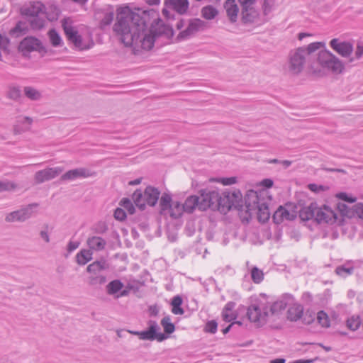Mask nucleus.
Returning a JSON list of instances; mask_svg holds the SVG:
<instances>
[{
	"mask_svg": "<svg viewBox=\"0 0 363 363\" xmlns=\"http://www.w3.org/2000/svg\"><path fill=\"white\" fill-rule=\"evenodd\" d=\"M89 247L94 251H101L105 249L106 241L99 236L89 237L86 240Z\"/></svg>",
	"mask_w": 363,
	"mask_h": 363,
	"instance_id": "26",
	"label": "nucleus"
},
{
	"mask_svg": "<svg viewBox=\"0 0 363 363\" xmlns=\"http://www.w3.org/2000/svg\"><path fill=\"white\" fill-rule=\"evenodd\" d=\"M329 44L335 52L345 58L350 57L354 50L352 43L349 41H341L338 38L332 39Z\"/></svg>",
	"mask_w": 363,
	"mask_h": 363,
	"instance_id": "16",
	"label": "nucleus"
},
{
	"mask_svg": "<svg viewBox=\"0 0 363 363\" xmlns=\"http://www.w3.org/2000/svg\"><path fill=\"white\" fill-rule=\"evenodd\" d=\"M263 200L256 191H250L245 198V203L249 218L257 213L259 221L265 223L269 219L270 212L268 205Z\"/></svg>",
	"mask_w": 363,
	"mask_h": 363,
	"instance_id": "5",
	"label": "nucleus"
},
{
	"mask_svg": "<svg viewBox=\"0 0 363 363\" xmlns=\"http://www.w3.org/2000/svg\"><path fill=\"white\" fill-rule=\"evenodd\" d=\"M220 182L223 185H231L236 183L237 179L236 177H226V178H222L220 179Z\"/></svg>",
	"mask_w": 363,
	"mask_h": 363,
	"instance_id": "54",
	"label": "nucleus"
},
{
	"mask_svg": "<svg viewBox=\"0 0 363 363\" xmlns=\"http://www.w3.org/2000/svg\"><path fill=\"white\" fill-rule=\"evenodd\" d=\"M303 313V306L300 304H294L288 309L287 317L291 321H297L302 317Z\"/></svg>",
	"mask_w": 363,
	"mask_h": 363,
	"instance_id": "29",
	"label": "nucleus"
},
{
	"mask_svg": "<svg viewBox=\"0 0 363 363\" xmlns=\"http://www.w3.org/2000/svg\"><path fill=\"white\" fill-rule=\"evenodd\" d=\"M17 188V184L9 181H0V193L3 191H13Z\"/></svg>",
	"mask_w": 363,
	"mask_h": 363,
	"instance_id": "49",
	"label": "nucleus"
},
{
	"mask_svg": "<svg viewBox=\"0 0 363 363\" xmlns=\"http://www.w3.org/2000/svg\"><path fill=\"white\" fill-rule=\"evenodd\" d=\"M169 211L171 217L177 218L182 215L183 212L184 211V208H183V204L176 201L172 203V207Z\"/></svg>",
	"mask_w": 363,
	"mask_h": 363,
	"instance_id": "40",
	"label": "nucleus"
},
{
	"mask_svg": "<svg viewBox=\"0 0 363 363\" xmlns=\"http://www.w3.org/2000/svg\"><path fill=\"white\" fill-rule=\"evenodd\" d=\"M182 298L177 295L173 297L171 304L172 306V312L175 315H182L184 313V309L181 307L182 304Z\"/></svg>",
	"mask_w": 363,
	"mask_h": 363,
	"instance_id": "36",
	"label": "nucleus"
},
{
	"mask_svg": "<svg viewBox=\"0 0 363 363\" xmlns=\"http://www.w3.org/2000/svg\"><path fill=\"white\" fill-rule=\"evenodd\" d=\"M235 307V303L233 301L228 302L222 311V318L225 322H231L237 318V313L233 311Z\"/></svg>",
	"mask_w": 363,
	"mask_h": 363,
	"instance_id": "27",
	"label": "nucleus"
},
{
	"mask_svg": "<svg viewBox=\"0 0 363 363\" xmlns=\"http://www.w3.org/2000/svg\"><path fill=\"white\" fill-rule=\"evenodd\" d=\"M109 264L105 259L95 261L89 264L86 271L89 273L88 277V284L91 286H98L106 282V275L102 274V271L108 269Z\"/></svg>",
	"mask_w": 363,
	"mask_h": 363,
	"instance_id": "8",
	"label": "nucleus"
},
{
	"mask_svg": "<svg viewBox=\"0 0 363 363\" xmlns=\"http://www.w3.org/2000/svg\"><path fill=\"white\" fill-rule=\"evenodd\" d=\"M318 322L323 326L328 328L330 326V319L328 314L323 311H320L317 313Z\"/></svg>",
	"mask_w": 363,
	"mask_h": 363,
	"instance_id": "48",
	"label": "nucleus"
},
{
	"mask_svg": "<svg viewBox=\"0 0 363 363\" xmlns=\"http://www.w3.org/2000/svg\"><path fill=\"white\" fill-rule=\"evenodd\" d=\"M38 206V203H33L17 211L7 213L5 217V221L7 223L25 222L33 216V208Z\"/></svg>",
	"mask_w": 363,
	"mask_h": 363,
	"instance_id": "13",
	"label": "nucleus"
},
{
	"mask_svg": "<svg viewBox=\"0 0 363 363\" xmlns=\"http://www.w3.org/2000/svg\"><path fill=\"white\" fill-rule=\"evenodd\" d=\"M247 315L249 320L257 327L264 325L269 316L268 303H260L250 306L247 308Z\"/></svg>",
	"mask_w": 363,
	"mask_h": 363,
	"instance_id": "10",
	"label": "nucleus"
},
{
	"mask_svg": "<svg viewBox=\"0 0 363 363\" xmlns=\"http://www.w3.org/2000/svg\"><path fill=\"white\" fill-rule=\"evenodd\" d=\"M337 220V215L330 207L324 205L319 207L317 204V210H315V221L319 224L329 223L333 224Z\"/></svg>",
	"mask_w": 363,
	"mask_h": 363,
	"instance_id": "14",
	"label": "nucleus"
},
{
	"mask_svg": "<svg viewBox=\"0 0 363 363\" xmlns=\"http://www.w3.org/2000/svg\"><path fill=\"white\" fill-rule=\"evenodd\" d=\"M123 286V284L120 280L115 279L107 284L106 292L109 295H113L119 292Z\"/></svg>",
	"mask_w": 363,
	"mask_h": 363,
	"instance_id": "34",
	"label": "nucleus"
},
{
	"mask_svg": "<svg viewBox=\"0 0 363 363\" xmlns=\"http://www.w3.org/2000/svg\"><path fill=\"white\" fill-rule=\"evenodd\" d=\"M257 0H238L240 7L255 6Z\"/></svg>",
	"mask_w": 363,
	"mask_h": 363,
	"instance_id": "57",
	"label": "nucleus"
},
{
	"mask_svg": "<svg viewBox=\"0 0 363 363\" xmlns=\"http://www.w3.org/2000/svg\"><path fill=\"white\" fill-rule=\"evenodd\" d=\"M363 55V45H357L355 50V57L356 59H360Z\"/></svg>",
	"mask_w": 363,
	"mask_h": 363,
	"instance_id": "58",
	"label": "nucleus"
},
{
	"mask_svg": "<svg viewBox=\"0 0 363 363\" xmlns=\"http://www.w3.org/2000/svg\"><path fill=\"white\" fill-rule=\"evenodd\" d=\"M64 169L61 167H48L38 171L34 175L35 182L38 184L52 180L58 177Z\"/></svg>",
	"mask_w": 363,
	"mask_h": 363,
	"instance_id": "15",
	"label": "nucleus"
},
{
	"mask_svg": "<svg viewBox=\"0 0 363 363\" xmlns=\"http://www.w3.org/2000/svg\"><path fill=\"white\" fill-rule=\"evenodd\" d=\"M150 315L157 316L159 313V309L157 306H150L148 308Z\"/></svg>",
	"mask_w": 363,
	"mask_h": 363,
	"instance_id": "59",
	"label": "nucleus"
},
{
	"mask_svg": "<svg viewBox=\"0 0 363 363\" xmlns=\"http://www.w3.org/2000/svg\"><path fill=\"white\" fill-rule=\"evenodd\" d=\"M218 210L220 213L225 214L233 208L240 211L243 206L242 203V195L238 191H223L220 193V198L218 201Z\"/></svg>",
	"mask_w": 363,
	"mask_h": 363,
	"instance_id": "7",
	"label": "nucleus"
},
{
	"mask_svg": "<svg viewBox=\"0 0 363 363\" xmlns=\"http://www.w3.org/2000/svg\"><path fill=\"white\" fill-rule=\"evenodd\" d=\"M337 196L342 200V201H347V202H349V203H354L357 200L356 198L354 197H351V196H349L346 193H344V192H341V193H339Z\"/></svg>",
	"mask_w": 363,
	"mask_h": 363,
	"instance_id": "53",
	"label": "nucleus"
},
{
	"mask_svg": "<svg viewBox=\"0 0 363 363\" xmlns=\"http://www.w3.org/2000/svg\"><path fill=\"white\" fill-rule=\"evenodd\" d=\"M103 16L99 22V27L104 29L106 26L111 24L114 18V12L113 10L106 11L102 13Z\"/></svg>",
	"mask_w": 363,
	"mask_h": 363,
	"instance_id": "35",
	"label": "nucleus"
},
{
	"mask_svg": "<svg viewBox=\"0 0 363 363\" xmlns=\"http://www.w3.org/2000/svg\"><path fill=\"white\" fill-rule=\"evenodd\" d=\"M21 96V91L18 86H9L8 92H7V97L11 100L16 101L19 99Z\"/></svg>",
	"mask_w": 363,
	"mask_h": 363,
	"instance_id": "45",
	"label": "nucleus"
},
{
	"mask_svg": "<svg viewBox=\"0 0 363 363\" xmlns=\"http://www.w3.org/2000/svg\"><path fill=\"white\" fill-rule=\"evenodd\" d=\"M164 5L179 14L185 13L189 9L188 0H164Z\"/></svg>",
	"mask_w": 363,
	"mask_h": 363,
	"instance_id": "21",
	"label": "nucleus"
},
{
	"mask_svg": "<svg viewBox=\"0 0 363 363\" xmlns=\"http://www.w3.org/2000/svg\"><path fill=\"white\" fill-rule=\"evenodd\" d=\"M132 199L135 204L140 209L144 210L146 206L145 199L144 197V192L140 189H137L134 191Z\"/></svg>",
	"mask_w": 363,
	"mask_h": 363,
	"instance_id": "33",
	"label": "nucleus"
},
{
	"mask_svg": "<svg viewBox=\"0 0 363 363\" xmlns=\"http://www.w3.org/2000/svg\"><path fill=\"white\" fill-rule=\"evenodd\" d=\"M160 191L158 189L151 186H147L144 191V197L146 204L150 206H155L158 201Z\"/></svg>",
	"mask_w": 363,
	"mask_h": 363,
	"instance_id": "22",
	"label": "nucleus"
},
{
	"mask_svg": "<svg viewBox=\"0 0 363 363\" xmlns=\"http://www.w3.org/2000/svg\"><path fill=\"white\" fill-rule=\"evenodd\" d=\"M79 242L78 241H69L67 245V251L69 252H71L74 250H75L79 246Z\"/></svg>",
	"mask_w": 363,
	"mask_h": 363,
	"instance_id": "55",
	"label": "nucleus"
},
{
	"mask_svg": "<svg viewBox=\"0 0 363 363\" xmlns=\"http://www.w3.org/2000/svg\"><path fill=\"white\" fill-rule=\"evenodd\" d=\"M308 188L311 191H314V192H318L319 190L323 189V186H318L315 184H310L308 185Z\"/></svg>",
	"mask_w": 363,
	"mask_h": 363,
	"instance_id": "61",
	"label": "nucleus"
},
{
	"mask_svg": "<svg viewBox=\"0 0 363 363\" xmlns=\"http://www.w3.org/2000/svg\"><path fill=\"white\" fill-rule=\"evenodd\" d=\"M172 196L168 194H163L160 198V213H163L167 210H169L172 207Z\"/></svg>",
	"mask_w": 363,
	"mask_h": 363,
	"instance_id": "37",
	"label": "nucleus"
},
{
	"mask_svg": "<svg viewBox=\"0 0 363 363\" xmlns=\"http://www.w3.org/2000/svg\"><path fill=\"white\" fill-rule=\"evenodd\" d=\"M270 363H285V359L277 358V359L272 360L270 362Z\"/></svg>",
	"mask_w": 363,
	"mask_h": 363,
	"instance_id": "64",
	"label": "nucleus"
},
{
	"mask_svg": "<svg viewBox=\"0 0 363 363\" xmlns=\"http://www.w3.org/2000/svg\"><path fill=\"white\" fill-rule=\"evenodd\" d=\"M46 8L40 1H33L23 6L21 14L25 16L29 23L30 28L35 30H41L46 23Z\"/></svg>",
	"mask_w": 363,
	"mask_h": 363,
	"instance_id": "4",
	"label": "nucleus"
},
{
	"mask_svg": "<svg viewBox=\"0 0 363 363\" xmlns=\"http://www.w3.org/2000/svg\"><path fill=\"white\" fill-rule=\"evenodd\" d=\"M121 205L127 209L130 214H133L135 211V208L131 202V201L128 198H123L121 201Z\"/></svg>",
	"mask_w": 363,
	"mask_h": 363,
	"instance_id": "50",
	"label": "nucleus"
},
{
	"mask_svg": "<svg viewBox=\"0 0 363 363\" xmlns=\"http://www.w3.org/2000/svg\"><path fill=\"white\" fill-rule=\"evenodd\" d=\"M361 323V320L359 317L352 316L347 319V326L351 330L354 331L359 328Z\"/></svg>",
	"mask_w": 363,
	"mask_h": 363,
	"instance_id": "47",
	"label": "nucleus"
},
{
	"mask_svg": "<svg viewBox=\"0 0 363 363\" xmlns=\"http://www.w3.org/2000/svg\"><path fill=\"white\" fill-rule=\"evenodd\" d=\"M40 235L46 242H50V236L48 234V226L45 225V230H43L40 233Z\"/></svg>",
	"mask_w": 363,
	"mask_h": 363,
	"instance_id": "56",
	"label": "nucleus"
},
{
	"mask_svg": "<svg viewBox=\"0 0 363 363\" xmlns=\"http://www.w3.org/2000/svg\"><path fill=\"white\" fill-rule=\"evenodd\" d=\"M286 304L283 301H276L272 304H268L269 315H274L284 310Z\"/></svg>",
	"mask_w": 363,
	"mask_h": 363,
	"instance_id": "44",
	"label": "nucleus"
},
{
	"mask_svg": "<svg viewBox=\"0 0 363 363\" xmlns=\"http://www.w3.org/2000/svg\"><path fill=\"white\" fill-rule=\"evenodd\" d=\"M50 43L53 47H60L63 45L62 38L55 29H51L48 32Z\"/></svg>",
	"mask_w": 363,
	"mask_h": 363,
	"instance_id": "39",
	"label": "nucleus"
},
{
	"mask_svg": "<svg viewBox=\"0 0 363 363\" xmlns=\"http://www.w3.org/2000/svg\"><path fill=\"white\" fill-rule=\"evenodd\" d=\"M147 329L143 331L128 330L127 332L136 335L140 340L162 342L168 338V335L160 332V328L156 320H149L147 323Z\"/></svg>",
	"mask_w": 363,
	"mask_h": 363,
	"instance_id": "9",
	"label": "nucleus"
},
{
	"mask_svg": "<svg viewBox=\"0 0 363 363\" xmlns=\"http://www.w3.org/2000/svg\"><path fill=\"white\" fill-rule=\"evenodd\" d=\"M206 28V23L203 21L199 18H194L189 22L185 30L179 33L177 38L179 40L187 39L195 35L197 32L203 30Z\"/></svg>",
	"mask_w": 363,
	"mask_h": 363,
	"instance_id": "17",
	"label": "nucleus"
},
{
	"mask_svg": "<svg viewBox=\"0 0 363 363\" xmlns=\"http://www.w3.org/2000/svg\"><path fill=\"white\" fill-rule=\"evenodd\" d=\"M24 94L27 98L32 101H38L42 97L41 93L32 86H25Z\"/></svg>",
	"mask_w": 363,
	"mask_h": 363,
	"instance_id": "38",
	"label": "nucleus"
},
{
	"mask_svg": "<svg viewBox=\"0 0 363 363\" xmlns=\"http://www.w3.org/2000/svg\"><path fill=\"white\" fill-rule=\"evenodd\" d=\"M200 198L197 196H190L186 198L183 203L184 211L191 213L194 211L196 207L199 209Z\"/></svg>",
	"mask_w": 363,
	"mask_h": 363,
	"instance_id": "30",
	"label": "nucleus"
},
{
	"mask_svg": "<svg viewBox=\"0 0 363 363\" xmlns=\"http://www.w3.org/2000/svg\"><path fill=\"white\" fill-rule=\"evenodd\" d=\"M113 29L125 46L133 47L134 50H150L154 46L156 37L173 35L172 28L162 22L157 23L147 30L144 18L128 7L117 9Z\"/></svg>",
	"mask_w": 363,
	"mask_h": 363,
	"instance_id": "1",
	"label": "nucleus"
},
{
	"mask_svg": "<svg viewBox=\"0 0 363 363\" xmlns=\"http://www.w3.org/2000/svg\"><path fill=\"white\" fill-rule=\"evenodd\" d=\"M251 279L255 284H259L264 279V273L262 270L257 267H253L250 271Z\"/></svg>",
	"mask_w": 363,
	"mask_h": 363,
	"instance_id": "42",
	"label": "nucleus"
},
{
	"mask_svg": "<svg viewBox=\"0 0 363 363\" xmlns=\"http://www.w3.org/2000/svg\"><path fill=\"white\" fill-rule=\"evenodd\" d=\"M294 212H290L283 206H279L275 211L273 219L277 224L281 223L284 220H293L296 218Z\"/></svg>",
	"mask_w": 363,
	"mask_h": 363,
	"instance_id": "23",
	"label": "nucleus"
},
{
	"mask_svg": "<svg viewBox=\"0 0 363 363\" xmlns=\"http://www.w3.org/2000/svg\"><path fill=\"white\" fill-rule=\"evenodd\" d=\"M95 175V173L91 172L90 170L86 168H77L74 169H71L65 172L64 174L61 176V180L62 181H72L74 180L77 178H87L90 177H93Z\"/></svg>",
	"mask_w": 363,
	"mask_h": 363,
	"instance_id": "18",
	"label": "nucleus"
},
{
	"mask_svg": "<svg viewBox=\"0 0 363 363\" xmlns=\"http://www.w3.org/2000/svg\"><path fill=\"white\" fill-rule=\"evenodd\" d=\"M325 46V43L323 42H314L307 46H301L290 50L287 57L289 72L293 75L301 74L306 65L312 62H311V55Z\"/></svg>",
	"mask_w": 363,
	"mask_h": 363,
	"instance_id": "3",
	"label": "nucleus"
},
{
	"mask_svg": "<svg viewBox=\"0 0 363 363\" xmlns=\"http://www.w3.org/2000/svg\"><path fill=\"white\" fill-rule=\"evenodd\" d=\"M218 324L216 320H210L207 322L205 327V331L214 334L217 331Z\"/></svg>",
	"mask_w": 363,
	"mask_h": 363,
	"instance_id": "51",
	"label": "nucleus"
},
{
	"mask_svg": "<svg viewBox=\"0 0 363 363\" xmlns=\"http://www.w3.org/2000/svg\"><path fill=\"white\" fill-rule=\"evenodd\" d=\"M107 230V226L105 223L99 224L96 229V233H104Z\"/></svg>",
	"mask_w": 363,
	"mask_h": 363,
	"instance_id": "60",
	"label": "nucleus"
},
{
	"mask_svg": "<svg viewBox=\"0 0 363 363\" xmlns=\"http://www.w3.org/2000/svg\"><path fill=\"white\" fill-rule=\"evenodd\" d=\"M29 31L28 26L26 22L19 21L15 26L9 30V35L15 38L26 35Z\"/></svg>",
	"mask_w": 363,
	"mask_h": 363,
	"instance_id": "28",
	"label": "nucleus"
},
{
	"mask_svg": "<svg viewBox=\"0 0 363 363\" xmlns=\"http://www.w3.org/2000/svg\"><path fill=\"white\" fill-rule=\"evenodd\" d=\"M302 298L305 301L308 302V303H311L313 301V296H312L311 294L309 292L303 293Z\"/></svg>",
	"mask_w": 363,
	"mask_h": 363,
	"instance_id": "63",
	"label": "nucleus"
},
{
	"mask_svg": "<svg viewBox=\"0 0 363 363\" xmlns=\"http://www.w3.org/2000/svg\"><path fill=\"white\" fill-rule=\"evenodd\" d=\"M201 15L204 18L211 20L218 15V11L212 6H206L202 9Z\"/></svg>",
	"mask_w": 363,
	"mask_h": 363,
	"instance_id": "41",
	"label": "nucleus"
},
{
	"mask_svg": "<svg viewBox=\"0 0 363 363\" xmlns=\"http://www.w3.org/2000/svg\"><path fill=\"white\" fill-rule=\"evenodd\" d=\"M62 27L67 40L70 41L77 50L81 51L86 50L94 46V43L92 39L86 41L82 38L77 30L72 26V21L70 18H64L62 20Z\"/></svg>",
	"mask_w": 363,
	"mask_h": 363,
	"instance_id": "6",
	"label": "nucleus"
},
{
	"mask_svg": "<svg viewBox=\"0 0 363 363\" xmlns=\"http://www.w3.org/2000/svg\"><path fill=\"white\" fill-rule=\"evenodd\" d=\"M200 193L199 210L206 211L211 209L218 210V201L220 198V193L216 190L202 189Z\"/></svg>",
	"mask_w": 363,
	"mask_h": 363,
	"instance_id": "11",
	"label": "nucleus"
},
{
	"mask_svg": "<svg viewBox=\"0 0 363 363\" xmlns=\"http://www.w3.org/2000/svg\"><path fill=\"white\" fill-rule=\"evenodd\" d=\"M315 210L317 203L312 202L310 205L303 207L299 211V218L303 221L313 219L315 220Z\"/></svg>",
	"mask_w": 363,
	"mask_h": 363,
	"instance_id": "25",
	"label": "nucleus"
},
{
	"mask_svg": "<svg viewBox=\"0 0 363 363\" xmlns=\"http://www.w3.org/2000/svg\"><path fill=\"white\" fill-rule=\"evenodd\" d=\"M276 0H263L262 5V12L264 16L270 13L275 7Z\"/></svg>",
	"mask_w": 363,
	"mask_h": 363,
	"instance_id": "46",
	"label": "nucleus"
},
{
	"mask_svg": "<svg viewBox=\"0 0 363 363\" xmlns=\"http://www.w3.org/2000/svg\"><path fill=\"white\" fill-rule=\"evenodd\" d=\"M92 259L90 250H82L76 255V261L79 265H84Z\"/></svg>",
	"mask_w": 363,
	"mask_h": 363,
	"instance_id": "32",
	"label": "nucleus"
},
{
	"mask_svg": "<svg viewBox=\"0 0 363 363\" xmlns=\"http://www.w3.org/2000/svg\"><path fill=\"white\" fill-rule=\"evenodd\" d=\"M345 65L343 62L330 51L320 50L315 60L308 67V72L313 76L323 77L330 72L339 74L343 72Z\"/></svg>",
	"mask_w": 363,
	"mask_h": 363,
	"instance_id": "2",
	"label": "nucleus"
},
{
	"mask_svg": "<svg viewBox=\"0 0 363 363\" xmlns=\"http://www.w3.org/2000/svg\"><path fill=\"white\" fill-rule=\"evenodd\" d=\"M242 21L245 23H255L259 16V13L255 6L241 7Z\"/></svg>",
	"mask_w": 363,
	"mask_h": 363,
	"instance_id": "20",
	"label": "nucleus"
},
{
	"mask_svg": "<svg viewBox=\"0 0 363 363\" xmlns=\"http://www.w3.org/2000/svg\"><path fill=\"white\" fill-rule=\"evenodd\" d=\"M33 121L29 116H18L13 126L14 135H20L30 130Z\"/></svg>",
	"mask_w": 363,
	"mask_h": 363,
	"instance_id": "19",
	"label": "nucleus"
},
{
	"mask_svg": "<svg viewBox=\"0 0 363 363\" xmlns=\"http://www.w3.org/2000/svg\"><path fill=\"white\" fill-rule=\"evenodd\" d=\"M161 325L163 327L164 333L167 335L172 334L175 330V326L171 322L169 316L164 317L161 320Z\"/></svg>",
	"mask_w": 363,
	"mask_h": 363,
	"instance_id": "43",
	"label": "nucleus"
},
{
	"mask_svg": "<svg viewBox=\"0 0 363 363\" xmlns=\"http://www.w3.org/2000/svg\"><path fill=\"white\" fill-rule=\"evenodd\" d=\"M273 181L270 179H264L262 182V184L267 188L272 187L273 186Z\"/></svg>",
	"mask_w": 363,
	"mask_h": 363,
	"instance_id": "62",
	"label": "nucleus"
},
{
	"mask_svg": "<svg viewBox=\"0 0 363 363\" xmlns=\"http://www.w3.org/2000/svg\"><path fill=\"white\" fill-rule=\"evenodd\" d=\"M18 50L26 57L32 52H42L45 48L40 39L34 36H27L20 42Z\"/></svg>",
	"mask_w": 363,
	"mask_h": 363,
	"instance_id": "12",
	"label": "nucleus"
},
{
	"mask_svg": "<svg viewBox=\"0 0 363 363\" xmlns=\"http://www.w3.org/2000/svg\"><path fill=\"white\" fill-rule=\"evenodd\" d=\"M114 218L118 220H123L126 218V213L121 208H117L114 211Z\"/></svg>",
	"mask_w": 363,
	"mask_h": 363,
	"instance_id": "52",
	"label": "nucleus"
},
{
	"mask_svg": "<svg viewBox=\"0 0 363 363\" xmlns=\"http://www.w3.org/2000/svg\"><path fill=\"white\" fill-rule=\"evenodd\" d=\"M224 9H225L226 14L230 21L231 23L236 22L239 9L235 0H226L224 4Z\"/></svg>",
	"mask_w": 363,
	"mask_h": 363,
	"instance_id": "24",
	"label": "nucleus"
},
{
	"mask_svg": "<svg viewBox=\"0 0 363 363\" xmlns=\"http://www.w3.org/2000/svg\"><path fill=\"white\" fill-rule=\"evenodd\" d=\"M354 267L350 262H348L342 265L336 267L335 273L342 277H346L351 275L354 272Z\"/></svg>",
	"mask_w": 363,
	"mask_h": 363,
	"instance_id": "31",
	"label": "nucleus"
}]
</instances>
